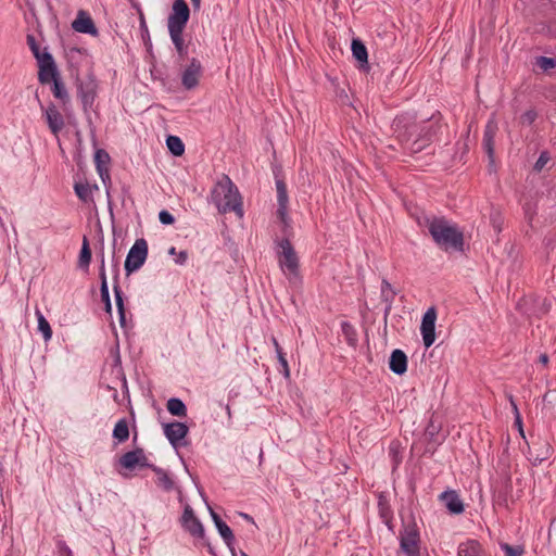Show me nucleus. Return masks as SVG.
Returning a JSON list of instances; mask_svg holds the SVG:
<instances>
[{"mask_svg":"<svg viewBox=\"0 0 556 556\" xmlns=\"http://www.w3.org/2000/svg\"><path fill=\"white\" fill-rule=\"evenodd\" d=\"M427 227L434 243L443 251H464V233L457 225L451 224L445 217L427 218Z\"/></svg>","mask_w":556,"mask_h":556,"instance_id":"f257e3e1","label":"nucleus"},{"mask_svg":"<svg viewBox=\"0 0 556 556\" xmlns=\"http://www.w3.org/2000/svg\"><path fill=\"white\" fill-rule=\"evenodd\" d=\"M211 201L216 205L220 214L235 212L238 217L243 216L242 197L238 187L226 175L213 188Z\"/></svg>","mask_w":556,"mask_h":556,"instance_id":"f03ea898","label":"nucleus"},{"mask_svg":"<svg viewBox=\"0 0 556 556\" xmlns=\"http://www.w3.org/2000/svg\"><path fill=\"white\" fill-rule=\"evenodd\" d=\"M275 252L278 264L289 281L300 278V260L288 236L276 239Z\"/></svg>","mask_w":556,"mask_h":556,"instance_id":"7ed1b4c3","label":"nucleus"},{"mask_svg":"<svg viewBox=\"0 0 556 556\" xmlns=\"http://www.w3.org/2000/svg\"><path fill=\"white\" fill-rule=\"evenodd\" d=\"M416 138L410 142L408 149L410 153H418L429 146L441 128L440 117L432 115L428 121L418 124Z\"/></svg>","mask_w":556,"mask_h":556,"instance_id":"20e7f679","label":"nucleus"},{"mask_svg":"<svg viewBox=\"0 0 556 556\" xmlns=\"http://www.w3.org/2000/svg\"><path fill=\"white\" fill-rule=\"evenodd\" d=\"M98 96V80L92 72H89L85 79L77 80V97L81 102L83 111L91 123L90 111L93 110V104Z\"/></svg>","mask_w":556,"mask_h":556,"instance_id":"39448f33","label":"nucleus"},{"mask_svg":"<svg viewBox=\"0 0 556 556\" xmlns=\"http://www.w3.org/2000/svg\"><path fill=\"white\" fill-rule=\"evenodd\" d=\"M148 252L149 248L146 239H137L128 251L124 263V268L127 276H130L132 273L139 270L143 266L148 257Z\"/></svg>","mask_w":556,"mask_h":556,"instance_id":"423d86ee","label":"nucleus"},{"mask_svg":"<svg viewBox=\"0 0 556 556\" xmlns=\"http://www.w3.org/2000/svg\"><path fill=\"white\" fill-rule=\"evenodd\" d=\"M190 18V8L186 0H174L167 18L168 33L184 31Z\"/></svg>","mask_w":556,"mask_h":556,"instance_id":"0eeeda50","label":"nucleus"},{"mask_svg":"<svg viewBox=\"0 0 556 556\" xmlns=\"http://www.w3.org/2000/svg\"><path fill=\"white\" fill-rule=\"evenodd\" d=\"M419 532L415 523L400 531V548L406 556H420Z\"/></svg>","mask_w":556,"mask_h":556,"instance_id":"6e6552de","label":"nucleus"},{"mask_svg":"<svg viewBox=\"0 0 556 556\" xmlns=\"http://www.w3.org/2000/svg\"><path fill=\"white\" fill-rule=\"evenodd\" d=\"M394 135L402 144H407L416 138L418 124L410 122L406 116H396L392 123Z\"/></svg>","mask_w":556,"mask_h":556,"instance_id":"1a4fd4ad","label":"nucleus"},{"mask_svg":"<svg viewBox=\"0 0 556 556\" xmlns=\"http://www.w3.org/2000/svg\"><path fill=\"white\" fill-rule=\"evenodd\" d=\"M276 190H277V216L283 224V232L287 233L288 229L291 228V219L288 215V203L289 197L287 191V185L283 179L276 176Z\"/></svg>","mask_w":556,"mask_h":556,"instance_id":"9d476101","label":"nucleus"},{"mask_svg":"<svg viewBox=\"0 0 556 556\" xmlns=\"http://www.w3.org/2000/svg\"><path fill=\"white\" fill-rule=\"evenodd\" d=\"M164 435L174 448L187 445L184 441L189 433V427L186 422L172 421L163 424Z\"/></svg>","mask_w":556,"mask_h":556,"instance_id":"9b49d317","label":"nucleus"},{"mask_svg":"<svg viewBox=\"0 0 556 556\" xmlns=\"http://www.w3.org/2000/svg\"><path fill=\"white\" fill-rule=\"evenodd\" d=\"M37 63L39 67L38 80L40 84L47 85L60 78V73L52 54H43Z\"/></svg>","mask_w":556,"mask_h":556,"instance_id":"f8f14e48","label":"nucleus"},{"mask_svg":"<svg viewBox=\"0 0 556 556\" xmlns=\"http://www.w3.org/2000/svg\"><path fill=\"white\" fill-rule=\"evenodd\" d=\"M435 320L437 311L433 306L429 307L422 316L420 326L424 345L427 349L430 348L435 341Z\"/></svg>","mask_w":556,"mask_h":556,"instance_id":"ddd939ff","label":"nucleus"},{"mask_svg":"<svg viewBox=\"0 0 556 556\" xmlns=\"http://www.w3.org/2000/svg\"><path fill=\"white\" fill-rule=\"evenodd\" d=\"M36 98L39 102L40 109L43 113L50 131L54 136H58L65 125L62 114L59 112L54 103L51 102L47 108H45L42 102L39 100L38 94H36Z\"/></svg>","mask_w":556,"mask_h":556,"instance_id":"4468645a","label":"nucleus"},{"mask_svg":"<svg viewBox=\"0 0 556 556\" xmlns=\"http://www.w3.org/2000/svg\"><path fill=\"white\" fill-rule=\"evenodd\" d=\"M181 527L194 538L203 539L205 535L204 527L200 519L194 515L190 505H186L181 516Z\"/></svg>","mask_w":556,"mask_h":556,"instance_id":"2eb2a0df","label":"nucleus"},{"mask_svg":"<svg viewBox=\"0 0 556 556\" xmlns=\"http://www.w3.org/2000/svg\"><path fill=\"white\" fill-rule=\"evenodd\" d=\"M202 74L201 62L193 58L189 65L181 74V84L187 90L194 89L199 85V79Z\"/></svg>","mask_w":556,"mask_h":556,"instance_id":"dca6fc26","label":"nucleus"},{"mask_svg":"<svg viewBox=\"0 0 556 556\" xmlns=\"http://www.w3.org/2000/svg\"><path fill=\"white\" fill-rule=\"evenodd\" d=\"M72 28L77 33L98 36V28L93 20L84 10L78 11L76 18L72 23Z\"/></svg>","mask_w":556,"mask_h":556,"instance_id":"f3484780","label":"nucleus"},{"mask_svg":"<svg viewBox=\"0 0 556 556\" xmlns=\"http://www.w3.org/2000/svg\"><path fill=\"white\" fill-rule=\"evenodd\" d=\"M553 453L552 445L543 440L534 444L533 450L529 447V460L533 466L541 465L544 460L548 459Z\"/></svg>","mask_w":556,"mask_h":556,"instance_id":"a211bd4d","label":"nucleus"},{"mask_svg":"<svg viewBox=\"0 0 556 556\" xmlns=\"http://www.w3.org/2000/svg\"><path fill=\"white\" fill-rule=\"evenodd\" d=\"M439 498L445 505L452 515H460L465 510V506L459 495L454 490H447L440 494Z\"/></svg>","mask_w":556,"mask_h":556,"instance_id":"6ab92c4d","label":"nucleus"},{"mask_svg":"<svg viewBox=\"0 0 556 556\" xmlns=\"http://www.w3.org/2000/svg\"><path fill=\"white\" fill-rule=\"evenodd\" d=\"M440 429H441L440 425H435L433 420L429 421V424L426 427L425 432H424V439L427 443L426 452L433 454L437 446L442 443L444 438L443 437L440 438V435H439Z\"/></svg>","mask_w":556,"mask_h":556,"instance_id":"aec40b11","label":"nucleus"},{"mask_svg":"<svg viewBox=\"0 0 556 556\" xmlns=\"http://www.w3.org/2000/svg\"><path fill=\"white\" fill-rule=\"evenodd\" d=\"M353 58L358 63V68L368 72V51L364 42L359 38H353L351 42Z\"/></svg>","mask_w":556,"mask_h":556,"instance_id":"412c9836","label":"nucleus"},{"mask_svg":"<svg viewBox=\"0 0 556 556\" xmlns=\"http://www.w3.org/2000/svg\"><path fill=\"white\" fill-rule=\"evenodd\" d=\"M407 356L402 350L395 349L391 352L389 358V369L393 374L397 376L404 375L407 371Z\"/></svg>","mask_w":556,"mask_h":556,"instance_id":"4be33fe9","label":"nucleus"},{"mask_svg":"<svg viewBox=\"0 0 556 556\" xmlns=\"http://www.w3.org/2000/svg\"><path fill=\"white\" fill-rule=\"evenodd\" d=\"M496 132V126L491 122L486 124L483 132L482 147L488 154L490 162H494V137Z\"/></svg>","mask_w":556,"mask_h":556,"instance_id":"5701e85b","label":"nucleus"},{"mask_svg":"<svg viewBox=\"0 0 556 556\" xmlns=\"http://www.w3.org/2000/svg\"><path fill=\"white\" fill-rule=\"evenodd\" d=\"M215 527L225 544L229 548L231 556H236L235 535L230 527L225 521L218 522Z\"/></svg>","mask_w":556,"mask_h":556,"instance_id":"b1692460","label":"nucleus"},{"mask_svg":"<svg viewBox=\"0 0 556 556\" xmlns=\"http://www.w3.org/2000/svg\"><path fill=\"white\" fill-rule=\"evenodd\" d=\"M139 455H141V447L124 453L119 457L118 463L123 468L134 470L138 466Z\"/></svg>","mask_w":556,"mask_h":556,"instance_id":"393cba45","label":"nucleus"},{"mask_svg":"<svg viewBox=\"0 0 556 556\" xmlns=\"http://www.w3.org/2000/svg\"><path fill=\"white\" fill-rule=\"evenodd\" d=\"M112 437L115 444L124 443L129 439V427L126 418H122L115 424Z\"/></svg>","mask_w":556,"mask_h":556,"instance_id":"a878e982","label":"nucleus"},{"mask_svg":"<svg viewBox=\"0 0 556 556\" xmlns=\"http://www.w3.org/2000/svg\"><path fill=\"white\" fill-rule=\"evenodd\" d=\"M91 258H92V252L90 249L89 240L86 236H84L79 256H78L77 266L80 269L88 270Z\"/></svg>","mask_w":556,"mask_h":556,"instance_id":"bb28decb","label":"nucleus"},{"mask_svg":"<svg viewBox=\"0 0 556 556\" xmlns=\"http://www.w3.org/2000/svg\"><path fill=\"white\" fill-rule=\"evenodd\" d=\"M166 408L167 412L175 417H187V406L179 397H170L166 403Z\"/></svg>","mask_w":556,"mask_h":556,"instance_id":"cd10ccee","label":"nucleus"},{"mask_svg":"<svg viewBox=\"0 0 556 556\" xmlns=\"http://www.w3.org/2000/svg\"><path fill=\"white\" fill-rule=\"evenodd\" d=\"M153 472L157 476L156 484L166 492H170L175 488L174 480L161 467H154Z\"/></svg>","mask_w":556,"mask_h":556,"instance_id":"c85d7f7f","label":"nucleus"},{"mask_svg":"<svg viewBox=\"0 0 556 556\" xmlns=\"http://www.w3.org/2000/svg\"><path fill=\"white\" fill-rule=\"evenodd\" d=\"M51 84H52L51 91H52L54 98L60 100L63 105H66L67 103H70L71 98H70L67 89H66L64 83L62 81L61 77L53 80Z\"/></svg>","mask_w":556,"mask_h":556,"instance_id":"c756f323","label":"nucleus"},{"mask_svg":"<svg viewBox=\"0 0 556 556\" xmlns=\"http://www.w3.org/2000/svg\"><path fill=\"white\" fill-rule=\"evenodd\" d=\"M513 481L510 473H505L503 480V490L498 492L497 504L508 507V497L511 496Z\"/></svg>","mask_w":556,"mask_h":556,"instance_id":"7c9ffc66","label":"nucleus"},{"mask_svg":"<svg viewBox=\"0 0 556 556\" xmlns=\"http://www.w3.org/2000/svg\"><path fill=\"white\" fill-rule=\"evenodd\" d=\"M116 247V239L113 240V249ZM112 273H113V292L114 296L116 295V291L119 295H123L124 292L119 285V261L115 255V250H113L112 255Z\"/></svg>","mask_w":556,"mask_h":556,"instance_id":"2f4dec72","label":"nucleus"},{"mask_svg":"<svg viewBox=\"0 0 556 556\" xmlns=\"http://www.w3.org/2000/svg\"><path fill=\"white\" fill-rule=\"evenodd\" d=\"M184 31H172L169 33V37L173 41V45L177 51L178 58L184 60L188 54V47L185 43V39L182 36Z\"/></svg>","mask_w":556,"mask_h":556,"instance_id":"473e14b6","label":"nucleus"},{"mask_svg":"<svg viewBox=\"0 0 556 556\" xmlns=\"http://www.w3.org/2000/svg\"><path fill=\"white\" fill-rule=\"evenodd\" d=\"M481 544L477 540H469L466 545H459L458 556H480Z\"/></svg>","mask_w":556,"mask_h":556,"instance_id":"72a5a7b5","label":"nucleus"},{"mask_svg":"<svg viewBox=\"0 0 556 556\" xmlns=\"http://www.w3.org/2000/svg\"><path fill=\"white\" fill-rule=\"evenodd\" d=\"M166 146L174 156H181L185 153V144L182 140L177 136H167Z\"/></svg>","mask_w":556,"mask_h":556,"instance_id":"f704fd0d","label":"nucleus"},{"mask_svg":"<svg viewBox=\"0 0 556 556\" xmlns=\"http://www.w3.org/2000/svg\"><path fill=\"white\" fill-rule=\"evenodd\" d=\"M273 344L275 346V351H276V354H277L278 363L281 366L282 375L285 376V378H290V369H289L288 361L286 358V354L282 351V348L279 345V343H278L276 338H273Z\"/></svg>","mask_w":556,"mask_h":556,"instance_id":"c9c22d12","label":"nucleus"},{"mask_svg":"<svg viewBox=\"0 0 556 556\" xmlns=\"http://www.w3.org/2000/svg\"><path fill=\"white\" fill-rule=\"evenodd\" d=\"M397 291L392 288L391 283L387 279L381 281V301L383 303H390L394 301Z\"/></svg>","mask_w":556,"mask_h":556,"instance_id":"e433bc0d","label":"nucleus"},{"mask_svg":"<svg viewBox=\"0 0 556 556\" xmlns=\"http://www.w3.org/2000/svg\"><path fill=\"white\" fill-rule=\"evenodd\" d=\"M342 333L345 337L348 343L355 346L357 343V332L352 324L349 321L341 323Z\"/></svg>","mask_w":556,"mask_h":556,"instance_id":"4c0bfd02","label":"nucleus"},{"mask_svg":"<svg viewBox=\"0 0 556 556\" xmlns=\"http://www.w3.org/2000/svg\"><path fill=\"white\" fill-rule=\"evenodd\" d=\"M27 45L34 54L35 59L38 61L43 54H51L47 48L43 50L40 49L36 38L34 35L28 34L26 37Z\"/></svg>","mask_w":556,"mask_h":556,"instance_id":"58836bf2","label":"nucleus"},{"mask_svg":"<svg viewBox=\"0 0 556 556\" xmlns=\"http://www.w3.org/2000/svg\"><path fill=\"white\" fill-rule=\"evenodd\" d=\"M111 162L110 154L104 149H97L94 152V165L97 170L108 167Z\"/></svg>","mask_w":556,"mask_h":556,"instance_id":"ea45409f","label":"nucleus"},{"mask_svg":"<svg viewBox=\"0 0 556 556\" xmlns=\"http://www.w3.org/2000/svg\"><path fill=\"white\" fill-rule=\"evenodd\" d=\"M38 317V330L42 333L45 341H48L52 337V329L49 321L45 318V316L37 311Z\"/></svg>","mask_w":556,"mask_h":556,"instance_id":"a19ab883","label":"nucleus"},{"mask_svg":"<svg viewBox=\"0 0 556 556\" xmlns=\"http://www.w3.org/2000/svg\"><path fill=\"white\" fill-rule=\"evenodd\" d=\"M115 298V304L118 313V320L122 328L126 327V309H125V303H124V294L119 295L116 291Z\"/></svg>","mask_w":556,"mask_h":556,"instance_id":"79ce46f5","label":"nucleus"},{"mask_svg":"<svg viewBox=\"0 0 556 556\" xmlns=\"http://www.w3.org/2000/svg\"><path fill=\"white\" fill-rule=\"evenodd\" d=\"M74 190L77 195V198L83 202H88L90 200L91 190L89 185L83 184V182H76L74 185Z\"/></svg>","mask_w":556,"mask_h":556,"instance_id":"37998d69","label":"nucleus"},{"mask_svg":"<svg viewBox=\"0 0 556 556\" xmlns=\"http://www.w3.org/2000/svg\"><path fill=\"white\" fill-rule=\"evenodd\" d=\"M501 549L506 556H522L525 554V547L522 545H510L508 543H500Z\"/></svg>","mask_w":556,"mask_h":556,"instance_id":"c03bdc74","label":"nucleus"},{"mask_svg":"<svg viewBox=\"0 0 556 556\" xmlns=\"http://www.w3.org/2000/svg\"><path fill=\"white\" fill-rule=\"evenodd\" d=\"M509 402H510V405H511V408H513V413H514V416H515V426L517 427L520 435L522 438H525V431H523V425H522V418H521V415L519 413V409H518V406L513 397V395H509Z\"/></svg>","mask_w":556,"mask_h":556,"instance_id":"a18cd8bd","label":"nucleus"},{"mask_svg":"<svg viewBox=\"0 0 556 556\" xmlns=\"http://www.w3.org/2000/svg\"><path fill=\"white\" fill-rule=\"evenodd\" d=\"M535 65L542 71L547 72L556 67V59L541 55L535 59Z\"/></svg>","mask_w":556,"mask_h":556,"instance_id":"49530a36","label":"nucleus"},{"mask_svg":"<svg viewBox=\"0 0 556 556\" xmlns=\"http://www.w3.org/2000/svg\"><path fill=\"white\" fill-rule=\"evenodd\" d=\"M99 279H100V290H104L108 285L106 271H105V258L104 251L101 250L100 253V267H99Z\"/></svg>","mask_w":556,"mask_h":556,"instance_id":"de8ad7c7","label":"nucleus"},{"mask_svg":"<svg viewBox=\"0 0 556 556\" xmlns=\"http://www.w3.org/2000/svg\"><path fill=\"white\" fill-rule=\"evenodd\" d=\"M97 172H98V174H99V176H100L104 187L106 188V197H108L109 208L112 212L111 199H110V190H109V187L111 186V176H110V173H109V168L104 167L101 170H97Z\"/></svg>","mask_w":556,"mask_h":556,"instance_id":"09e8293b","label":"nucleus"},{"mask_svg":"<svg viewBox=\"0 0 556 556\" xmlns=\"http://www.w3.org/2000/svg\"><path fill=\"white\" fill-rule=\"evenodd\" d=\"M101 301L104 305L103 309L110 316L112 315V302L109 291V286H105L104 290H100Z\"/></svg>","mask_w":556,"mask_h":556,"instance_id":"8fccbe9b","label":"nucleus"},{"mask_svg":"<svg viewBox=\"0 0 556 556\" xmlns=\"http://www.w3.org/2000/svg\"><path fill=\"white\" fill-rule=\"evenodd\" d=\"M551 160L548 151H542L540 153L539 159L533 165V170L540 173L544 166L547 164V162Z\"/></svg>","mask_w":556,"mask_h":556,"instance_id":"3c124183","label":"nucleus"},{"mask_svg":"<svg viewBox=\"0 0 556 556\" xmlns=\"http://www.w3.org/2000/svg\"><path fill=\"white\" fill-rule=\"evenodd\" d=\"M140 30H141L142 40L144 41V46L147 47V49H151V47H152L151 38H150L149 29H148V26H147V23H146V20L143 16H141V18H140Z\"/></svg>","mask_w":556,"mask_h":556,"instance_id":"603ef678","label":"nucleus"},{"mask_svg":"<svg viewBox=\"0 0 556 556\" xmlns=\"http://www.w3.org/2000/svg\"><path fill=\"white\" fill-rule=\"evenodd\" d=\"M159 220L162 225H173L175 223V217L169 211L162 210L159 213Z\"/></svg>","mask_w":556,"mask_h":556,"instance_id":"864d4df0","label":"nucleus"},{"mask_svg":"<svg viewBox=\"0 0 556 556\" xmlns=\"http://www.w3.org/2000/svg\"><path fill=\"white\" fill-rule=\"evenodd\" d=\"M168 253L170 255H176L177 257L175 258V263L178 264V265H184L188 258V253L187 251L182 250L180 252H176V248L175 247H172L169 250H168Z\"/></svg>","mask_w":556,"mask_h":556,"instance_id":"5fc2aeb1","label":"nucleus"},{"mask_svg":"<svg viewBox=\"0 0 556 556\" xmlns=\"http://www.w3.org/2000/svg\"><path fill=\"white\" fill-rule=\"evenodd\" d=\"M58 556H73L72 549L68 547L65 541H56Z\"/></svg>","mask_w":556,"mask_h":556,"instance_id":"6e6d98bb","label":"nucleus"},{"mask_svg":"<svg viewBox=\"0 0 556 556\" xmlns=\"http://www.w3.org/2000/svg\"><path fill=\"white\" fill-rule=\"evenodd\" d=\"M538 113L535 110H528L521 115L522 124L531 125L535 122Z\"/></svg>","mask_w":556,"mask_h":556,"instance_id":"4d7b16f0","label":"nucleus"},{"mask_svg":"<svg viewBox=\"0 0 556 556\" xmlns=\"http://www.w3.org/2000/svg\"><path fill=\"white\" fill-rule=\"evenodd\" d=\"M378 506H379V511H380L381 517L388 518L391 514V509H390L389 505L387 504L386 500L383 498V496L379 497Z\"/></svg>","mask_w":556,"mask_h":556,"instance_id":"13d9d810","label":"nucleus"},{"mask_svg":"<svg viewBox=\"0 0 556 556\" xmlns=\"http://www.w3.org/2000/svg\"><path fill=\"white\" fill-rule=\"evenodd\" d=\"M139 468H149L153 471V468L156 467L155 465L149 463L146 454H144V450L141 447V455H139V463H138V466Z\"/></svg>","mask_w":556,"mask_h":556,"instance_id":"bf43d9fd","label":"nucleus"},{"mask_svg":"<svg viewBox=\"0 0 556 556\" xmlns=\"http://www.w3.org/2000/svg\"><path fill=\"white\" fill-rule=\"evenodd\" d=\"M210 515L212 517V520L214 521V525L217 526L218 522H223L224 520L219 517L217 513H215L211 507H208Z\"/></svg>","mask_w":556,"mask_h":556,"instance_id":"052dcab7","label":"nucleus"},{"mask_svg":"<svg viewBox=\"0 0 556 556\" xmlns=\"http://www.w3.org/2000/svg\"><path fill=\"white\" fill-rule=\"evenodd\" d=\"M386 304V307H384V312H383V317H384V321L387 323V319H388V316L390 315L391 311H392V305H393V302H390V303H384Z\"/></svg>","mask_w":556,"mask_h":556,"instance_id":"680f3d73","label":"nucleus"},{"mask_svg":"<svg viewBox=\"0 0 556 556\" xmlns=\"http://www.w3.org/2000/svg\"><path fill=\"white\" fill-rule=\"evenodd\" d=\"M239 516L242 517L244 520L255 525V521H254L253 517L250 516L249 514H247V513H239Z\"/></svg>","mask_w":556,"mask_h":556,"instance_id":"e2e57ef3","label":"nucleus"},{"mask_svg":"<svg viewBox=\"0 0 556 556\" xmlns=\"http://www.w3.org/2000/svg\"><path fill=\"white\" fill-rule=\"evenodd\" d=\"M192 8L194 11H199L201 8V0H191Z\"/></svg>","mask_w":556,"mask_h":556,"instance_id":"0e129e2a","label":"nucleus"},{"mask_svg":"<svg viewBox=\"0 0 556 556\" xmlns=\"http://www.w3.org/2000/svg\"><path fill=\"white\" fill-rule=\"evenodd\" d=\"M540 363L546 365L548 363V356L546 354H541L539 357Z\"/></svg>","mask_w":556,"mask_h":556,"instance_id":"69168bd1","label":"nucleus"},{"mask_svg":"<svg viewBox=\"0 0 556 556\" xmlns=\"http://www.w3.org/2000/svg\"><path fill=\"white\" fill-rule=\"evenodd\" d=\"M206 546H207V548H208V552H210L211 554L215 555V553H214L213 547L211 546V544H210V543H206Z\"/></svg>","mask_w":556,"mask_h":556,"instance_id":"338daca9","label":"nucleus"},{"mask_svg":"<svg viewBox=\"0 0 556 556\" xmlns=\"http://www.w3.org/2000/svg\"><path fill=\"white\" fill-rule=\"evenodd\" d=\"M236 556H238V554H237V553H236ZM239 556H249V555H248L245 552L240 551Z\"/></svg>","mask_w":556,"mask_h":556,"instance_id":"774afa93","label":"nucleus"}]
</instances>
